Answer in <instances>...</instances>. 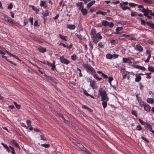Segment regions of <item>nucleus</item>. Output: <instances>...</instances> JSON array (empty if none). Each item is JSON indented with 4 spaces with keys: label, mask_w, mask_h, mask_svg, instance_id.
Here are the masks:
<instances>
[{
    "label": "nucleus",
    "mask_w": 154,
    "mask_h": 154,
    "mask_svg": "<svg viewBox=\"0 0 154 154\" xmlns=\"http://www.w3.org/2000/svg\"><path fill=\"white\" fill-rule=\"evenodd\" d=\"M98 93L100 96H101L100 100L101 101H108L109 100V98L107 96L106 91L102 88H100Z\"/></svg>",
    "instance_id": "obj_1"
},
{
    "label": "nucleus",
    "mask_w": 154,
    "mask_h": 154,
    "mask_svg": "<svg viewBox=\"0 0 154 154\" xmlns=\"http://www.w3.org/2000/svg\"><path fill=\"white\" fill-rule=\"evenodd\" d=\"M83 66L84 68H86L88 72L92 73L93 74L96 73L95 70L90 65L85 64H83Z\"/></svg>",
    "instance_id": "obj_2"
},
{
    "label": "nucleus",
    "mask_w": 154,
    "mask_h": 154,
    "mask_svg": "<svg viewBox=\"0 0 154 154\" xmlns=\"http://www.w3.org/2000/svg\"><path fill=\"white\" fill-rule=\"evenodd\" d=\"M95 30L94 29H92L91 33V35L92 39L93 42L96 44L99 41V40L97 38L95 35Z\"/></svg>",
    "instance_id": "obj_3"
},
{
    "label": "nucleus",
    "mask_w": 154,
    "mask_h": 154,
    "mask_svg": "<svg viewBox=\"0 0 154 154\" xmlns=\"http://www.w3.org/2000/svg\"><path fill=\"white\" fill-rule=\"evenodd\" d=\"M139 10L144 13V15L145 16L149 15V14L150 15L151 12H152L151 10H149L148 8H143L142 10L141 9H139Z\"/></svg>",
    "instance_id": "obj_4"
},
{
    "label": "nucleus",
    "mask_w": 154,
    "mask_h": 154,
    "mask_svg": "<svg viewBox=\"0 0 154 154\" xmlns=\"http://www.w3.org/2000/svg\"><path fill=\"white\" fill-rule=\"evenodd\" d=\"M79 6L80 8H79V9L81 11L82 15L84 16L86 15L88 13L87 10L85 8H84L83 6H82L81 4H80Z\"/></svg>",
    "instance_id": "obj_5"
},
{
    "label": "nucleus",
    "mask_w": 154,
    "mask_h": 154,
    "mask_svg": "<svg viewBox=\"0 0 154 154\" xmlns=\"http://www.w3.org/2000/svg\"><path fill=\"white\" fill-rule=\"evenodd\" d=\"M60 62L61 63L66 65L70 63L69 61L68 60L65 58L63 56L60 57Z\"/></svg>",
    "instance_id": "obj_6"
},
{
    "label": "nucleus",
    "mask_w": 154,
    "mask_h": 154,
    "mask_svg": "<svg viewBox=\"0 0 154 154\" xmlns=\"http://www.w3.org/2000/svg\"><path fill=\"white\" fill-rule=\"evenodd\" d=\"M131 60H134L133 58L131 57H123L122 59V61L124 63H128L131 64L132 63Z\"/></svg>",
    "instance_id": "obj_7"
},
{
    "label": "nucleus",
    "mask_w": 154,
    "mask_h": 154,
    "mask_svg": "<svg viewBox=\"0 0 154 154\" xmlns=\"http://www.w3.org/2000/svg\"><path fill=\"white\" fill-rule=\"evenodd\" d=\"M59 116L63 120L64 122L68 124L70 127L72 126V124L71 123V122L69 121H68L65 119L62 114H59Z\"/></svg>",
    "instance_id": "obj_8"
},
{
    "label": "nucleus",
    "mask_w": 154,
    "mask_h": 154,
    "mask_svg": "<svg viewBox=\"0 0 154 154\" xmlns=\"http://www.w3.org/2000/svg\"><path fill=\"white\" fill-rule=\"evenodd\" d=\"M75 144L81 150L83 151L85 150V149L84 148L83 146L81 144L76 142Z\"/></svg>",
    "instance_id": "obj_9"
},
{
    "label": "nucleus",
    "mask_w": 154,
    "mask_h": 154,
    "mask_svg": "<svg viewBox=\"0 0 154 154\" xmlns=\"http://www.w3.org/2000/svg\"><path fill=\"white\" fill-rule=\"evenodd\" d=\"M144 109L147 112H149L150 111L151 107L148 104H144L143 105Z\"/></svg>",
    "instance_id": "obj_10"
},
{
    "label": "nucleus",
    "mask_w": 154,
    "mask_h": 154,
    "mask_svg": "<svg viewBox=\"0 0 154 154\" xmlns=\"http://www.w3.org/2000/svg\"><path fill=\"white\" fill-rule=\"evenodd\" d=\"M95 0H93L89 2L87 5V8L89 9L91 8V7L95 3Z\"/></svg>",
    "instance_id": "obj_11"
},
{
    "label": "nucleus",
    "mask_w": 154,
    "mask_h": 154,
    "mask_svg": "<svg viewBox=\"0 0 154 154\" xmlns=\"http://www.w3.org/2000/svg\"><path fill=\"white\" fill-rule=\"evenodd\" d=\"M38 50L41 53H44L46 51V49L45 48L40 46L38 48Z\"/></svg>",
    "instance_id": "obj_12"
},
{
    "label": "nucleus",
    "mask_w": 154,
    "mask_h": 154,
    "mask_svg": "<svg viewBox=\"0 0 154 154\" xmlns=\"http://www.w3.org/2000/svg\"><path fill=\"white\" fill-rule=\"evenodd\" d=\"M136 49L139 52H141L143 50V47L140 45L137 44L136 45Z\"/></svg>",
    "instance_id": "obj_13"
},
{
    "label": "nucleus",
    "mask_w": 154,
    "mask_h": 154,
    "mask_svg": "<svg viewBox=\"0 0 154 154\" xmlns=\"http://www.w3.org/2000/svg\"><path fill=\"white\" fill-rule=\"evenodd\" d=\"M67 27L70 29H74L75 28V26L73 24H68L67 25Z\"/></svg>",
    "instance_id": "obj_14"
},
{
    "label": "nucleus",
    "mask_w": 154,
    "mask_h": 154,
    "mask_svg": "<svg viewBox=\"0 0 154 154\" xmlns=\"http://www.w3.org/2000/svg\"><path fill=\"white\" fill-rule=\"evenodd\" d=\"M141 77L137 74H136V78L135 79V81L137 82H139L141 79Z\"/></svg>",
    "instance_id": "obj_15"
},
{
    "label": "nucleus",
    "mask_w": 154,
    "mask_h": 154,
    "mask_svg": "<svg viewBox=\"0 0 154 154\" xmlns=\"http://www.w3.org/2000/svg\"><path fill=\"white\" fill-rule=\"evenodd\" d=\"M146 100L147 102L149 103L153 104L154 102L153 99L151 98H148Z\"/></svg>",
    "instance_id": "obj_16"
},
{
    "label": "nucleus",
    "mask_w": 154,
    "mask_h": 154,
    "mask_svg": "<svg viewBox=\"0 0 154 154\" xmlns=\"http://www.w3.org/2000/svg\"><path fill=\"white\" fill-rule=\"evenodd\" d=\"M1 144L3 146L4 148L6 149V150L8 152V153H9L10 151L8 146L6 145H5L3 143H2Z\"/></svg>",
    "instance_id": "obj_17"
},
{
    "label": "nucleus",
    "mask_w": 154,
    "mask_h": 154,
    "mask_svg": "<svg viewBox=\"0 0 154 154\" xmlns=\"http://www.w3.org/2000/svg\"><path fill=\"white\" fill-rule=\"evenodd\" d=\"M11 142L12 143L14 144V146H16L17 148H19V146L18 144V143H17L16 141L15 140H11Z\"/></svg>",
    "instance_id": "obj_18"
},
{
    "label": "nucleus",
    "mask_w": 154,
    "mask_h": 154,
    "mask_svg": "<svg viewBox=\"0 0 154 154\" xmlns=\"http://www.w3.org/2000/svg\"><path fill=\"white\" fill-rule=\"evenodd\" d=\"M96 38H97V39L98 40L99 39H101L102 38V37L100 33V32L97 33L95 35Z\"/></svg>",
    "instance_id": "obj_19"
},
{
    "label": "nucleus",
    "mask_w": 154,
    "mask_h": 154,
    "mask_svg": "<svg viewBox=\"0 0 154 154\" xmlns=\"http://www.w3.org/2000/svg\"><path fill=\"white\" fill-rule=\"evenodd\" d=\"M97 14H100L103 15H105L106 14V13L104 11H98L96 12Z\"/></svg>",
    "instance_id": "obj_20"
},
{
    "label": "nucleus",
    "mask_w": 154,
    "mask_h": 154,
    "mask_svg": "<svg viewBox=\"0 0 154 154\" xmlns=\"http://www.w3.org/2000/svg\"><path fill=\"white\" fill-rule=\"evenodd\" d=\"M108 22L106 20H103L102 21V24L104 26H108Z\"/></svg>",
    "instance_id": "obj_21"
},
{
    "label": "nucleus",
    "mask_w": 154,
    "mask_h": 154,
    "mask_svg": "<svg viewBox=\"0 0 154 154\" xmlns=\"http://www.w3.org/2000/svg\"><path fill=\"white\" fill-rule=\"evenodd\" d=\"M8 21L11 24L12 26H13L15 24V23L13 21L12 19L10 17L9 19H8Z\"/></svg>",
    "instance_id": "obj_22"
},
{
    "label": "nucleus",
    "mask_w": 154,
    "mask_h": 154,
    "mask_svg": "<svg viewBox=\"0 0 154 154\" xmlns=\"http://www.w3.org/2000/svg\"><path fill=\"white\" fill-rule=\"evenodd\" d=\"M42 14L44 17H46L48 16L49 14L48 10H46L45 12H43Z\"/></svg>",
    "instance_id": "obj_23"
},
{
    "label": "nucleus",
    "mask_w": 154,
    "mask_h": 154,
    "mask_svg": "<svg viewBox=\"0 0 154 154\" xmlns=\"http://www.w3.org/2000/svg\"><path fill=\"white\" fill-rule=\"evenodd\" d=\"M136 68L142 70H145L146 69V68L143 66H142L138 65H137L136 66Z\"/></svg>",
    "instance_id": "obj_24"
},
{
    "label": "nucleus",
    "mask_w": 154,
    "mask_h": 154,
    "mask_svg": "<svg viewBox=\"0 0 154 154\" xmlns=\"http://www.w3.org/2000/svg\"><path fill=\"white\" fill-rule=\"evenodd\" d=\"M103 101V102H102V104L104 108H105L106 107V106H107V101L104 100V101Z\"/></svg>",
    "instance_id": "obj_25"
},
{
    "label": "nucleus",
    "mask_w": 154,
    "mask_h": 154,
    "mask_svg": "<svg viewBox=\"0 0 154 154\" xmlns=\"http://www.w3.org/2000/svg\"><path fill=\"white\" fill-rule=\"evenodd\" d=\"M148 69L149 71L154 72V68L152 66H149Z\"/></svg>",
    "instance_id": "obj_26"
},
{
    "label": "nucleus",
    "mask_w": 154,
    "mask_h": 154,
    "mask_svg": "<svg viewBox=\"0 0 154 154\" xmlns=\"http://www.w3.org/2000/svg\"><path fill=\"white\" fill-rule=\"evenodd\" d=\"M106 57L107 59H111L113 57V56L111 54L109 53L106 54Z\"/></svg>",
    "instance_id": "obj_27"
},
{
    "label": "nucleus",
    "mask_w": 154,
    "mask_h": 154,
    "mask_svg": "<svg viewBox=\"0 0 154 154\" xmlns=\"http://www.w3.org/2000/svg\"><path fill=\"white\" fill-rule=\"evenodd\" d=\"M82 108L85 109H87L91 112H92L93 111V110L91 109L90 108L86 106L85 105L83 106H82Z\"/></svg>",
    "instance_id": "obj_28"
},
{
    "label": "nucleus",
    "mask_w": 154,
    "mask_h": 154,
    "mask_svg": "<svg viewBox=\"0 0 154 154\" xmlns=\"http://www.w3.org/2000/svg\"><path fill=\"white\" fill-rule=\"evenodd\" d=\"M47 2L46 1H41L40 6L41 7H43L44 6V5L46 4Z\"/></svg>",
    "instance_id": "obj_29"
},
{
    "label": "nucleus",
    "mask_w": 154,
    "mask_h": 154,
    "mask_svg": "<svg viewBox=\"0 0 154 154\" xmlns=\"http://www.w3.org/2000/svg\"><path fill=\"white\" fill-rule=\"evenodd\" d=\"M75 36L79 40H81L82 39V36L81 35L80 33H79L78 34H75Z\"/></svg>",
    "instance_id": "obj_30"
},
{
    "label": "nucleus",
    "mask_w": 154,
    "mask_h": 154,
    "mask_svg": "<svg viewBox=\"0 0 154 154\" xmlns=\"http://www.w3.org/2000/svg\"><path fill=\"white\" fill-rule=\"evenodd\" d=\"M143 2L148 4H151L152 3V2L151 0H143Z\"/></svg>",
    "instance_id": "obj_31"
},
{
    "label": "nucleus",
    "mask_w": 154,
    "mask_h": 154,
    "mask_svg": "<svg viewBox=\"0 0 154 154\" xmlns=\"http://www.w3.org/2000/svg\"><path fill=\"white\" fill-rule=\"evenodd\" d=\"M59 37L60 38L63 40L65 41H66V36H65L62 35L60 34L59 35Z\"/></svg>",
    "instance_id": "obj_32"
},
{
    "label": "nucleus",
    "mask_w": 154,
    "mask_h": 154,
    "mask_svg": "<svg viewBox=\"0 0 154 154\" xmlns=\"http://www.w3.org/2000/svg\"><path fill=\"white\" fill-rule=\"evenodd\" d=\"M129 6L132 7H134L137 5V4L134 3H129Z\"/></svg>",
    "instance_id": "obj_33"
},
{
    "label": "nucleus",
    "mask_w": 154,
    "mask_h": 154,
    "mask_svg": "<svg viewBox=\"0 0 154 154\" xmlns=\"http://www.w3.org/2000/svg\"><path fill=\"white\" fill-rule=\"evenodd\" d=\"M95 83H96V82L94 80H93L90 83V84L93 88H94V87L95 84Z\"/></svg>",
    "instance_id": "obj_34"
},
{
    "label": "nucleus",
    "mask_w": 154,
    "mask_h": 154,
    "mask_svg": "<svg viewBox=\"0 0 154 154\" xmlns=\"http://www.w3.org/2000/svg\"><path fill=\"white\" fill-rule=\"evenodd\" d=\"M14 104L15 105L16 108L18 109H19L20 108V105L18 104L17 102H14Z\"/></svg>",
    "instance_id": "obj_35"
},
{
    "label": "nucleus",
    "mask_w": 154,
    "mask_h": 154,
    "mask_svg": "<svg viewBox=\"0 0 154 154\" xmlns=\"http://www.w3.org/2000/svg\"><path fill=\"white\" fill-rule=\"evenodd\" d=\"M71 59L73 60H75L76 59L77 57L76 55L75 54H73L71 57Z\"/></svg>",
    "instance_id": "obj_36"
},
{
    "label": "nucleus",
    "mask_w": 154,
    "mask_h": 154,
    "mask_svg": "<svg viewBox=\"0 0 154 154\" xmlns=\"http://www.w3.org/2000/svg\"><path fill=\"white\" fill-rule=\"evenodd\" d=\"M41 146L45 148H48L50 146V145L48 144H42Z\"/></svg>",
    "instance_id": "obj_37"
},
{
    "label": "nucleus",
    "mask_w": 154,
    "mask_h": 154,
    "mask_svg": "<svg viewBox=\"0 0 154 154\" xmlns=\"http://www.w3.org/2000/svg\"><path fill=\"white\" fill-rule=\"evenodd\" d=\"M41 139L43 140H47L46 137L43 135H40Z\"/></svg>",
    "instance_id": "obj_38"
},
{
    "label": "nucleus",
    "mask_w": 154,
    "mask_h": 154,
    "mask_svg": "<svg viewBox=\"0 0 154 154\" xmlns=\"http://www.w3.org/2000/svg\"><path fill=\"white\" fill-rule=\"evenodd\" d=\"M114 25L113 23L112 22H108V26L109 27L112 28L113 26Z\"/></svg>",
    "instance_id": "obj_39"
},
{
    "label": "nucleus",
    "mask_w": 154,
    "mask_h": 154,
    "mask_svg": "<svg viewBox=\"0 0 154 154\" xmlns=\"http://www.w3.org/2000/svg\"><path fill=\"white\" fill-rule=\"evenodd\" d=\"M10 149H11V153L12 154H15V152L14 150V148L11 146H10Z\"/></svg>",
    "instance_id": "obj_40"
},
{
    "label": "nucleus",
    "mask_w": 154,
    "mask_h": 154,
    "mask_svg": "<svg viewBox=\"0 0 154 154\" xmlns=\"http://www.w3.org/2000/svg\"><path fill=\"white\" fill-rule=\"evenodd\" d=\"M113 78L112 77H109L108 78V82L110 85H111V82L113 80Z\"/></svg>",
    "instance_id": "obj_41"
},
{
    "label": "nucleus",
    "mask_w": 154,
    "mask_h": 154,
    "mask_svg": "<svg viewBox=\"0 0 154 154\" xmlns=\"http://www.w3.org/2000/svg\"><path fill=\"white\" fill-rule=\"evenodd\" d=\"M122 27H117V28L116 29V31L117 32H119L120 31H121V30H122Z\"/></svg>",
    "instance_id": "obj_42"
},
{
    "label": "nucleus",
    "mask_w": 154,
    "mask_h": 154,
    "mask_svg": "<svg viewBox=\"0 0 154 154\" xmlns=\"http://www.w3.org/2000/svg\"><path fill=\"white\" fill-rule=\"evenodd\" d=\"M128 4L127 2H123L122 3H121L120 4L121 6H124L123 5H127Z\"/></svg>",
    "instance_id": "obj_43"
},
{
    "label": "nucleus",
    "mask_w": 154,
    "mask_h": 154,
    "mask_svg": "<svg viewBox=\"0 0 154 154\" xmlns=\"http://www.w3.org/2000/svg\"><path fill=\"white\" fill-rule=\"evenodd\" d=\"M13 8V5L11 3L8 6V9H11Z\"/></svg>",
    "instance_id": "obj_44"
},
{
    "label": "nucleus",
    "mask_w": 154,
    "mask_h": 154,
    "mask_svg": "<svg viewBox=\"0 0 154 154\" xmlns=\"http://www.w3.org/2000/svg\"><path fill=\"white\" fill-rule=\"evenodd\" d=\"M121 37H124L126 38H128L130 37V35H126L125 34H122L121 35Z\"/></svg>",
    "instance_id": "obj_45"
},
{
    "label": "nucleus",
    "mask_w": 154,
    "mask_h": 154,
    "mask_svg": "<svg viewBox=\"0 0 154 154\" xmlns=\"http://www.w3.org/2000/svg\"><path fill=\"white\" fill-rule=\"evenodd\" d=\"M21 125L23 127L27 129H28L29 128V126H26V125L23 123H21Z\"/></svg>",
    "instance_id": "obj_46"
},
{
    "label": "nucleus",
    "mask_w": 154,
    "mask_h": 154,
    "mask_svg": "<svg viewBox=\"0 0 154 154\" xmlns=\"http://www.w3.org/2000/svg\"><path fill=\"white\" fill-rule=\"evenodd\" d=\"M137 14V12H131V16L132 17H134Z\"/></svg>",
    "instance_id": "obj_47"
},
{
    "label": "nucleus",
    "mask_w": 154,
    "mask_h": 154,
    "mask_svg": "<svg viewBox=\"0 0 154 154\" xmlns=\"http://www.w3.org/2000/svg\"><path fill=\"white\" fill-rule=\"evenodd\" d=\"M103 44L102 42H99L98 44V46L100 48H102L103 46Z\"/></svg>",
    "instance_id": "obj_48"
},
{
    "label": "nucleus",
    "mask_w": 154,
    "mask_h": 154,
    "mask_svg": "<svg viewBox=\"0 0 154 154\" xmlns=\"http://www.w3.org/2000/svg\"><path fill=\"white\" fill-rule=\"evenodd\" d=\"M29 21L30 22L31 25H32L33 24V18L32 17H31L29 19Z\"/></svg>",
    "instance_id": "obj_49"
},
{
    "label": "nucleus",
    "mask_w": 154,
    "mask_h": 154,
    "mask_svg": "<svg viewBox=\"0 0 154 154\" xmlns=\"http://www.w3.org/2000/svg\"><path fill=\"white\" fill-rule=\"evenodd\" d=\"M10 55V56H13L14 57H15L16 59L18 60H19V58H18V57H17V56H15V55H14L12 54H9Z\"/></svg>",
    "instance_id": "obj_50"
},
{
    "label": "nucleus",
    "mask_w": 154,
    "mask_h": 154,
    "mask_svg": "<svg viewBox=\"0 0 154 154\" xmlns=\"http://www.w3.org/2000/svg\"><path fill=\"white\" fill-rule=\"evenodd\" d=\"M94 10L95 8L94 7H92L90 9V11L91 13H92L94 11Z\"/></svg>",
    "instance_id": "obj_51"
},
{
    "label": "nucleus",
    "mask_w": 154,
    "mask_h": 154,
    "mask_svg": "<svg viewBox=\"0 0 154 154\" xmlns=\"http://www.w3.org/2000/svg\"><path fill=\"white\" fill-rule=\"evenodd\" d=\"M121 8L122 9V10L124 11H125L127 9V6H125V5L121 6Z\"/></svg>",
    "instance_id": "obj_52"
},
{
    "label": "nucleus",
    "mask_w": 154,
    "mask_h": 154,
    "mask_svg": "<svg viewBox=\"0 0 154 154\" xmlns=\"http://www.w3.org/2000/svg\"><path fill=\"white\" fill-rule=\"evenodd\" d=\"M102 76L105 78H108L107 75H106L103 73H102Z\"/></svg>",
    "instance_id": "obj_53"
},
{
    "label": "nucleus",
    "mask_w": 154,
    "mask_h": 154,
    "mask_svg": "<svg viewBox=\"0 0 154 154\" xmlns=\"http://www.w3.org/2000/svg\"><path fill=\"white\" fill-rule=\"evenodd\" d=\"M136 129L138 130H140L141 129V128L139 125H138L137 126Z\"/></svg>",
    "instance_id": "obj_54"
},
{
    "label": "nucleus",
    "mask_w": 154,
    "mask_h": 154,
    "mask_svg": "<svg viewBox=\"0 0 154 154\" xmlns=\"http://www.w3.org/2000/svg\"><path fill=\"white\" fill-rule=\"evenodd\" d=\"M113 56V57L115 58H117L119 56V55L118 54H114L112 55Z\"/></svg>",
    "instance_id": "obj_55"
},
{
    "label": "nucleus",
    "mask_w": 154,
    "mask_h": 154,
    "mask_svg": "<svg viewBox=\"0 0 154 154\" xmlns=\"http://www.w3.org/2000/svg\"><path fill=\"white\" fill-rule=\"evenodd\" d=\"M9 18V17H8L7 15H5V16L4 19L6 21H8V19Z\"/></svg>",
    "instance_id": "obj_56"
},
{
    "label": "nucleus",
    "mask_w": 154,
    "mask_h": 154,
    "mask_svg": "<svg viewBox=\"0 0 154 154\" xmlns=\"http://www.w3.org/2000/svg\"><path fill=\"white\" fill-rule=\"evenodd\" d=\"M139 121L141 123L142 125H144V122L142 120H141L140 119H139Z\"/></svg>",
    "instance_id": "obj_57"
},
{
    "label": "nucleus",
    "mask_w": 154,
    "mask_h": 154,
    "mask_svg": "<svg viewBox=\"0 0 154 154\" xmlns=\"http://www.w3.org/2000/svg\"><path fill=\"white\" fill-rule=\"evenodd\" d=\"M141 23L142 25H145V22L144 20H141Z\"/></svg>",
    "instance_id": "obj_58"
},
{
    "label": "nucleus",
    "mask_w": 154,
    "mask_h": 154,
    "mask_svg": "<svg viewBox=\"0 0 154 154\" xmlns=\"http://www.w3.org/2000/svg\"><path fill=\"white\" fill-rule=\"evenodd\" d=\"M84 94L87 96H89L90 94H88V92H87L85 90L84 91Z\"/></svg>",
    "instance_id": "obj_59"
},
{
    "label": "nucleus",
    "mask_w": 154,
    "mask_h": 154,
    "mask_svg": "<svg viewBox=\"0 0 154 154\" xmlns=\"http://www.w3.org/2000/svg\"><path fill=\"white\" fill-rule=\"evenodd\" d=\"M140 88L141 90H143V86L141 84H140L139 85Z\"/></svg>",
    "instance_id": "obj_60"
},
{
    "label": "nucleus",
    "mask_w": 154,
    "mask_h": 154,
    "mask_svg": "<svg viewBox=\"0 0 154 154\" xmlns=\"http://www.w3.org/2000/svg\"><path fill=\"white\" fill-rule=\"evenodd\" d=\"M26 123H27V125H30V124H31V121L29 120H27V121H26Z\"/></svg>",
    "instance_id": "obj_61"
},
{
    "label": "nucleus",
    "mask_w": 154,
    "mask_h": 154,
    "mask_svg": "<svg viewBox=\"0 0 154 154\" xmlns=\"http://www.w3.org/2000/svg\"><path fill=\"white\" fill-rule=\"evenodd\" d=\"M141 138L143 140H145V141H146L147 142H148V140H147L146 138H145L141 136Z\"/></svg>",
    "instance_id": "obj_62"
},
{
    "label": "nucleus",
    "mask_w": 154,
    "mask_h": 154,
    "mask_svg": "<svg viewBox=\"0 0 154 154\" xmlns=\"http://www.w3.org/2000/svg\"><path fill=\"white\" fill-rule=\"evenodd\" d=\"M110 42L111 43L113 44H115L116 43V41L114 39H112L111 41Z\"/></svg>",
    "instance_id": "obj_63"
},
{
    "label": "nucleus",
    "mask_w": 154,
    "mask_h": 154,
    "mask_svg": "<svg viewBox=\"0 0 154 154\" xmlns=\"http://www.w3.org/2000/svg\"><path fill=\"white\" fill-rule=\"evenodd\" d=\"M51 66V69L53 70H54L55 68V65H52Z\"/></svg>",
    "instance_id": "obj_64"
}]
</instances>
